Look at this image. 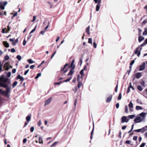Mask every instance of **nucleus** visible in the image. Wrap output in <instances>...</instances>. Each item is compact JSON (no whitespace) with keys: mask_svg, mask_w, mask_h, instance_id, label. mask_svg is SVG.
Returning a JSON list of instances; mask_svg holds the SVG:
<instances>
[{"mask_svg":"<svg viewBox=\"0 0 147 147\" xmlns=\"http://www.w3.org/2000/svg\"><path fill=\"white\" fill-rule=\"evenodd\" d=\"M8 80V78H4L2 80L0 81V87L4 88H7L11 90V83L10 81L7 82Z\"/></svg>","mask_w":147,"mask_h":147,"instance_id":"f257e3e1","label":"nucleus"},{"mask_svg":"<svg viewBox=\"0 0 147 147\" xmlns=\"http://www.w3.org/2000/svg\"><path fill=\"white\" fill-rule=\"evenodd\" d=\"M6 90H3L2 89H0V93L2 95L5 96L7 98L9 97L10 96V93L11 92V90L9 88H5Z\"/></svg>","mask_w":147,"mask_h":147,"instance_id":"f03ea898","label":"nucleus"},{"mask_svg":"<svg viewBox=\"0 0 147 147\" xmlns=\"http://www.w3.org/2000/svg\"><path fill=\"white\" fill-rule=\"evenodd\" d=\"M142 47H138L136 49L135 51V53L136 54H137L138 57H139L140 55V52L142 50Z\"/></svg>","mask_w":147,"mask_h":147,"instance_id":"7ed1b4c3","label":"nucleus"},{"mask_svg":"<svg viewBox=\"0 0 147 147\" xmlns=\"http://www.w3.org/2000/svg\"><path fill=\"white\" fill-rule=\"evenodd\" d=\"M146 113H145L142 112L139 114V116L141 117V120L140 122H142L143 121H144L145 119L146 115Z\"/></svg>","mask_w":147,"mask_h":147,"instance_id":"20e7f679","label":"nucleus"},{"mask_svg":"<svg viewBox=\"0 0 147 147\" xmlns=\"http://www.w3.org/2000/svg\"><path fill=\"white\" fill-rule=\"evenodd\" d=\"M141 120V117H140L139 115H138L134 119V121L135 123H140L141 122H140Z\"/></svg>","mask_w":147,"mask_h":147,"instance_id":"39448f33","label":"nucleus"},{"mask_svg":"<svg viewBox=\"0 0 147 147\" xmlns=\"http://www.w3.org/2000/svg\"><path fill=\"white\" fill-rule=\"evenodd\" d=\"M121 123L127 122L129 121V119H127V117L126 116H123L121 117Z\"/></svg>","mask_w":147,"mask_h":147,"instance_id":"423d86ee","label":"nucleus"},{"mask_svg":"<svg viewBox=\"0 0 147 147\" xmlns=\"http://www.w3.org/2000/svg\"><path fill=\"white\" fill-rule=\"evenodd\" d=\"M53 99V98L52 97L49 98L48 99L45 100V106L46 105H48L49 104Z\"/></svg>","mask_w":147,"mask_h":147,"instance_id":"0eeeda50","label":"nucleus"},{"mask_svg":"<svg viewBox=\"0 0 147 147\" xmlns=\"http://www.w3.org/2000/svg\"><path fill=\"white\" fill-rule=\"evenodd\" d=\"M145 62H144L143 63L142 65L140 66L139 70L140 71H142L144 70L145 68Z\"/></svg>","mask_w":147,"mask_h":147,"instance_id":"6e6552de","label":"nucleus"},{"mask_svg":"<svg viewBox=\"0 0 147 147\" xmlns=\"http://www.w3.org/2000/svg\"><path fill=\"white\" fill-rule=\"evenodd\" d=\"M128 106L129 109V110L131 111L132 112L133 111V109L132 108L133 107V104L132 102V101H131L128 105Z\"/></svg>","mask_w":147,"mask_h":147,"instance_id":"1a4fd4ad","label":"nucleus"},{"mask_svg":"<svg viewBox=\"0 0 147 147\" xmlns=\"http://www.w3.org/2000/svg\"><path fill=\"white\" fill-rule=\"evenodd\" d=\"M9 63L8 62H6L4 65V68H5V69L6 70H8L9 69Z\"/></svg>","mask_w":147,"mask_h":147,"instance_id":"9d476101","label":"nucleus"},{"mask_svg":"<svg viewBox=\"0 0 147 147\" xmlns=\"http://www.w3.org/2000/svg\"><path fill=\"white\" fill-rule=\"evenodd\" d=\"M142 133H143L147 131V126H146L145 127L141 128Z\"/></svg>","mask_w":147,"mask_h":147,"instance_id":"9b49d317","label":"nucleus"},{"mask_svg":"<svg viewBox=\"0 0 147 147\" xmlns=\"http://www.w3.org/2000/svg\"><path fill=\"white\" fill-rule=\"evenodd\" d=\"M3 44L4 46L6 48H8L9 47V45L8 43L7 42L4 41L3 42Z\"/></svg>","mask_w":147,"mask_h":147,"instance_id":"f8f14e48","label":"nucleus"},{"mask_svg":"<svg viewBox=\"0 0 147 147\" xmlns=\"http://www.w3.org/2000/svg\"><path fill=\"white\" fill-rule=\"evenodd\" d=\"M142 76L140 72H138L136 74V78L137 79L139 78Z\"/></svg>","mask_w":147,"mask_h":147,"instance_id":"ddd939ff","label":"nucleus"},{"mask_svg":"<svg viewBox=\"0 0 147 147\" xmlns=\"http://www.w3.org/2000/svg\"><path fill=\"white\" fill-rule=\"evenodd\" d=\"M31 116V115L30 114L26 117V120L27 122H28L30 121Z\"/></svg>","mask_w":147,"mask_h":147,"instance_id":"4468645a","label":"nucleus"},{"mask_svg":"<svg viewBox=\"0 0 147 147\" xmlns=\"http://www.w3.org/2000/svg\"><path fill=\"white\" fill-rule=\"evenodd\" d=\"M17 79H20L21 81H23L24 80V78L22 77L20 75H19L16 78Z\"/></svg>","mask_w":147,"mask_h":147,"instance_id":"2eb2a0df","label":"nucleus"},{"mask_svg":"<svg viewBox=\"0 0 147 147\" xmlns=\"http://www.w3.org/2000/svg\"><path fill=\"white\" fill-rule=\"evenodd\" d=\"M143 36H146L147 35V27H146L144 28V30L143 33Z\"/></svg>","mask_w":147,"mask_h":147,"instance_id":"dca6fc26","label":"nucleus"},{"mask_svg":"<svg viewBox=\"0 0 147 147\" xmlns=\"http://www.w3.org/2000/svg\"><path fill=\"white\" fill-rule=\"evenodd\" d=\"M3 3L2 2H0V8L3 10L5 9V7L3 6Z\"/></svg>","mask_w":147,"mask_h":147,"instance_id":"f3484780","label":"nucleus"},{"mask_svg":"<svg viewBox=\"0 0 147 147\" xmlns=\"http://www.w3.org/2000/svg\"><path fill=\"white\" fill-rule=\"evenodd\" d=\"M18 38L16 39L15 41H13L12 44L13 46H15L16 45V43H17L18 42Z\"/></svg>","mask_w":147,"mask_h":147,"instance_id":"a211bd4d","label":"nucleus"},{"mask_svg":"<svg viewBox=\"0 0 147 147\" xmlns=\"http://www.w3.org/2000/svg\"><path fill=\"white\" fill-rule=\"evenodd\" d=\"M144 39V38L142 36H140L138 38V41L139 42H141Z\"/></svg>","mask_w":147,"mask_h":147,"instance_id":"6ab92c4d","label":"nucleus"},{"mask_svg":"<svg viewBox=\"0 0 147 147\" xmlns=\"http://www.w3.org/2000/svg\"><path fill=\"white\" fill-rule=\"evenodd\" d=\"M82 76L80 77L79 75L77 77V81L78 82H81L80 79H82Z\"/></svg>","mask_w":147,"mask_h":147,"instance_id":"aec40b11","label":"nucleus"},{"mask_svg":"<svg viewBox=\"0 0 147 147\" xmlns=\"http://www.w3.org/2000/svg\"><path fill=\"white\" fill-rule=\"evenodd\" d=\"M39 143L40 144H43V140H42V137H39Z\"/></svg>","mask_w":147,"mask_h":147,"instance_id":"412c9836","label":"nucleus"},{"mask_svg":"<svg viewBox=\"0 0 147 147\" xmlns=\"http://www.w3.org/2000/svg\"><path fill=\"white\" fill-rule=\"evenodd\" d=\"M112 95H111V96L110 97H108L106 101L107 102H109L111 101V100L112 99Z\"/></svg>","mask_w":147,"mask_h":147,"instance_id":"4be33fe9","label":"nucleus"},{"mask_svg":"<svg viewBox=\"0 0 147 147\" xmlns=\"http://www.w3.org/2000/svg\"><path fill=\"white\" fill-rule=\"evenodd\" d=\"M100 5H99L98 4H97L96 5V11H99V10L100 9Z\"/></svg>","mask_w":147,"mask_h":147,"instance_id":"5701e85b","label":"nucleus"},{"mask_svg":"<svg viewBox=\"0 0 147 147\" xmlns=\"http://www.w3.org/2000/svg\"><path fill=\"white\" fill-rule=\"evenodd\" d=\"M136 109L137 110H142V109L141 107L139 106H136Z\"/></svg>","mask_w":147,"mask_h":147,"instance_id":"b1692460","label":"nucleus"},{"mask_svg":"<svg viewBox=\"0 0 147 147\" xmlns=\"http://www.w3.org/2000/svg\"><path fill=\"white\" fill-rule=\"evenodd\" d=\"M90 28V26H89L86 29V32L88 34H90L89 29Z\"/></svg>","mask_w":147,"mask_h":147,"instance_id":"393cba45","label":"nucleus"},{"mask_svg":"<svg viewBox=\"0 0 147 147\" xmlns=\"http://www.w3.org/2000/svg\"><path fill=\"white\" fill-rule=\"evenodd\" d=\"M137 89L140 91H141L142 90V88L140 85H138L137 87Z\"/></svg>","mask_w":147,"mask_h":147,"instance_id":"a878e982","label":"nucleus"},{"mask_svg":"<svg viewBox=\"0 0 147 147\" xmlns=\"http://www.w3.org/2000/svg\"><path fill=\"white\" fill-rule=\"evenodd\" d=\"M68 65L67 63L65 64L64 65V67H63L61 68V71H62L64 70L66 67Z\"/></svg>","mask_w":147,"mask_h":147,"instance_id":"bb28decb","label":"nucleus"},{"mask_svg":"<svg viewBox=\"0 0 147 147\" xmlns=\"http://www.w3.org/2000/svg\"><path fill=\"white\" fill-rule=\"evenodd\" d=\"M136 116L134 115H129L128 116V117L130 119H132Z\"/></svg>","mask_w":147,"mask_h":147,"instance_id":"cd10ccee","label":"nucleus"},{"mask_svg":"<svg viewBox=\"0 0 147 147\" xmlns=\"http://www.w3.org/2000/svg\"><path fill=\"white\" fill-rule=\"evenodd\" d=\"M18 84V82L17 81L14 82L13 84L12 85V87L13 88H14V87L16 86Z\"/></svg>","mask_w":147,"mask_h":147,"instance_id":"c85d7f7f","label":"nucleus"},{"mask_svg":"<svg viewBox=\"0 0 147 147\" xmlns=\"http://www.w3.org/2000/svg\"><path fill=\"white\" fill-rule=\"evenodd\" d=\"M41 73H38V74L36 75V76L35 77V79H37L39 77L41 76Z\"/></svg>","mask_w":147,"mask_h":147,"instance_id":"c756f323","label":"nucleus"},{"mask_svg":"<svg viewBox=\"0 0 147 147\" xmlns=\"http://www.w3.org/2000/svg\"><path fill=\"white\" fill-rule=\"evenodd\" d=\"M9 57L8 55L5 56L4 57V59L5 61L8 60L9 59Z\"/></svg>","mask_w":147,"mask_h":147,"instance_id":"7c9ffc66","label":"nucleus"},{"mask_svg":"<svg viewBox=\"0 0 147 147\" xmlns=\"http://www.w3.org/2000/svg\"><path fill=\"white\" fill-rule=\"evenodd\" d=\"M74 72L73 69H71L69 72V73L68 74V75H72Z\"/></svg>","mask_w":147,"mask_h":147,"instance_id":"2f4dec72","label":"nucleus"},{"mask_svg":"<svg viewBox=\"0 0 147 147\" xmlns=\"http://www.w3.org/2000/svg\"><path fill=\"white\" fill-rule=\"evenodd\" d=\"M135 131L136 132H141L142 133V130L141 128L140 129H138L136 130H134L133 131Z\"/></svg>","mask_w":147,"mask_h":147,"instance_id":"473e14b6","label":"nucleus"},{"mask_svg":"<svg viewBox=\"0 0 147 147\" xmlns=\"http://www.w3.org/2000/svg\"><path fill=\"white\" fill-rule=\"evenodd\" d=\"M80 74L81 75L82 77H83L84 76V69H82L81 70Z\"/></svg>","mask_w":147,"mask_h":147,"instance_id":"72a5a7b5","label":"nucleus"},{"mask_svg":"<svg viewBox=\"0 0 147 147\" xmlns=\"http://www.w3.org/2000/svg\"><path fill=\"white\" fill-rule=\"evenodd\" d=\"M28 61L29 63L31 64L34 63V61L31 59H28Z\"/></svg>","mask_w":147,"mask_h":147,"instance_id":"f704fd0d","label":"nucleus"},{"mask_svg":"<svg viewBox=\"0 0 147 147\" xmlns=\"http://www.w3.org/2000/svg\"><path fill=\"white\" fill-rule=\"evenodd\" d=\"M82 84L81 82H78V88H80V87H81V86H82Z\"/></svg>","mask_w":147,"mask_h":147,"instance_id":"c9c22d12","label":"nucleus"},{"mask_svg":"<svg viewBox=\"0 0 147 147\" xmlns=\"http://www.w3.org/2000/svg\"><path fill=\"white\" fill-rule=\"evenodd\" d=\"M125 112L126 113H128V106L127 105H126L125 106Z\"/></svg>","mask_w":147,"mask_h":147,"instance_id":"e433bc0d","label":"nucleus"},{"mask_svg":"<svg viewBox=\"0 0 147 147\" xmlns=\"http://www.w3.org/2000/svg\"><path fill=\"white\" fill-rule=\"evenodd\" d=\"M16 58L19 60L20 61L22 59L20 55H18L16 57Z\"/></svg>","mask_w":147,"mask_h":147,"instance_id":"4c0bfd02","label":"nucleus"},{"mask_svg":"<svg viewBox=\"0 0 147 147\" xmlns=\"http://www.w3.org/2000/svg\"><path fill=\"white\" fill-rule=\"evenodd\" d=\"M88 42L91 44V45L92 44V38H89L88 39Z\"/></svg>","mask_w":147,"mask_h":147,"instance_id":"58836bf2","label":"nucleus"},{"mask_svg":"<svg viewBox=\"0 0 147 147\" xmlns=\"http://www.w3.org/2000/svg\"><path fill=\"white\" fill-rule=\"evenodd\" d=\"M71 67L72 69H74L75 67V65L74 64L71 63Z\"/></svg>","mask_w":147,"mask_h":147,"instance_id":"ea45409f","label":"nucleus"},{"mask_svg":"<svg viewBox=\"0 0 147 147\" xmlns=\"http://www.w3.org/2000/svg\"><path fill=\"white\" fill-rule=\"evenodd\" d=\"M121 93H120L119 94V96L118 97V100H120L122 98Z\"/></svg>","mask_w":147,"mask_h":147,"instance_id":"a19ab883","label":"nucleus"},{"mask_svg":"<svg viewBox=\"0 0 147 147\" xmlns=\"http://www.w3.org/2000/svg\"><path fill=\"white\" fill-rule=\"evenodd\" d=\"M141 85L143 87H145V82L144 81H142L140 82Z\"/></svg>","mask_w":147,"mask_h":147,"instance_id":"79ce46f5","label":"nucleus"},{"mask_svg":"<svg viewBox=\"0 0 147 147\" xmlns=\"http://www.w3.org/2000/svg\"><path fill=\"white\" fill-rule=\"evenodd\" d=\"M72 78V77H70L68 78L66 80H65L63 81L64 82H68Z\"/></svg>","mask_w":147,"mask_h":147,"instance_id":"37998d69","label":"nucleus"},{"mask_svg":"<svg viewBox=\"0 0 147 147\" xmlns=\"http://www.w3.org/2000/svg\"><path fill=\"white\" fill-rule=\"evenodd\" d=\"M93 129L91 131V136H90V138L91 139H92V134H93V130H94V123H93Z\"/></svg>","mask_w":147,"mask_h":147,"instance_id":"c03bdc74","label":"nucleus"},{"mask_svg":"<svg viewBox=\"0 0 147 147\" xmlns=\"http://www.w3.org/2000/svg\"><path fill=\"white\" fill-rule=\"evenodd\" d=\"M58 143V142H54L51 146V147H53L55 145H56V144H57Z\"/></svg>","mask_w":147,"mask_h":147,"instance_id":"a18cd8bd","label":"nucleus"},{"mask_svg":"<svg viewBox=\"0 0 147 147\" xmlns=\"http://www.w3.org/2000/svg\"><path fill=\"white\" fill-rule=\"evenodd\" d=\"M7 76L8 77H9L11 76V72H9L7 73Z\"/></svg>","mask_w":147,"mask_h":147,"instance_id":"49530a36","label":"nucleus"},{"mask_svg":"<svg viewBox=\"0 0 147 147\" xmlns=\"http://www.w3.org/2000/svg\"><path fill=\"white\" fill-rule=\"evenodd\" d=\"M6 28H3L2 30V32L3 33H7V32H6L5 31V30H6Z\"/></svg>","mask_w":147,"mask_h":147,"instance_id":"de8ad7c7","label":"nucleus"},{"mask_svg":"<svg viewBox=\"0 0 147 147\" xmlns=\"http://www.w3.org/2000/svg\"><path fill=\"white\" fill-rule=\"evenodd\" d=\"M36 26L30 32V34L34 32L36 30Z\"/></svg>","mask_w":147,"mask_h":147,"instance_id":"09e8293b","label":"nucleus"},{"mask_svg":"<svg viewBox=\"0 0 147 147\" xmlns=\"http://www.w3.org/2000/svg\"><path fill=\"white\" fill-rule=\"evenodd\" d=\"M36 19V16H33V20H32V22H34L35 21Z\"/></svg>","mask_w":147,"mask_h":147,"instance_id":"8fccbe9b","label":"nucleus"},{"mask_svg":"<svg viewBox=\"0 0 147 147\" xmlns=\"http://www.w3.org/2000/svg\"><path fill=\"white\" fill-rule=\"evenodd\" d=\"M146 144V143H142L140 145L139 147H144Z\"/></svg>","mask_w":147,"mask_h":147,"instance_id":"3c124183","label":"nucleus"},{"mask_svg":"<svg viewBox=\"0 0 147 147\" xmlns=\"http://www.w3.org/2000/svg\"><path fill=\"white\" fill-rule=\"evenodd\" d=\"M34 130V127H32L30 129V131L31 132H33Z\"/></svg>","mask_w":147,"mask_h":147,"instance_id":"603ef678","label":"nucleus"},{"mask_svg":"<svg viewBox=\"0 0 147 147\" xmlns=\"http://www.w3.org/2000/svg\"><path fill=\"white\" fill-rule=\"evenodd\" d=\"M93 47L94 48H96L97 47V45L95 42H94L93 43Z\"/></svg>","mask_w":147,"mask_h":147,"instance_id":"864d4df0","label":"nucleus"},{"mask_svg":"<svg viewBox=\"0 0 147 147\" xmlns=\"http://www.w3.org/2000/svg\"><path fill=\"white\" fill-rule=\"evenodd\" d=\"M125 143L127 144H130L131 143V141L129 140H127L126 141Z\"/></svg>","mask_w":147,"mask_h":147,"instance_id":"5fc2aeb1","label":"nucleus"},{"mask_svg":"<svg viewBox=\"0 0 147 147\" xmlns=\"http://www.w3.org/2000/svg\"><path fill=\"white\" fill-rule=\"evenodd\" d=\"M61 82L60 81L58 82H56L54 83V84L55 85H60Z\"/></svg>","mask_w":147,"mask_h":147,"instance_id":"6e6d98bb","label":"nucleus"},{"mask_svg":"<svg viewBox=\"0 0 147 147\" xmlns=\"http://www.w3.org/2000/svg\"><path fill=\"white\" fill-rule=\"evenodd\" d=\"M56 53V51H55V52H54V53H53V54L51 55V59H52L53 58V56H54L55 55Z\"/></svg>","mask_w":147,"mask_h":147,"instance_id":"4d7b16f0","label":"nucleus"},{"mask_svg":"<svg viewBox=\"0 0 147 147\" xmlns=\"http://www.w3.org/2000/svg\"><path fill=\"white\" fill-rule=\"evenodd\" d=\"M146 44L145 42H144L139 47H141L144 46H145Z\"/></svg>","mask_w":147,"mask_h":147,"instance_id":"13d9d810","label":"nucleus"},{"mask_svg":"<svg viewBox=\"0 0 147 147\" xmlns=\"http://www.w3.org/2000/svg\"><path fill=\"white\" fill-rule=\"evenodd\" d=\"M49 22H48V25L45 27L44 29L45 30H46L48 28L49 26Z\"/></svg>","mask_w":147,"mask_h":147,"instance_id":"bf43d9fd","label":"nucleus"},{"mask_svg":"<svg viewBox=\"0 0 147 147\" xmlns=\"http://www.w3.org/2000/svg\"><path fill=\"white\" fill-rule=\"evenodd\" d=\"M11 52L12 53H14L16 52V50L14 48H12L11 49Z\"/></svg>","mask_w":147,"mask_h":147,"instance_id":"052dcab7","label":"nucleus"},{"mask_svg":"<svg viewBox=\"0 0 147 147\" xmlns=\"http://www.w3.org/2000/svg\"><path fill=\"white\" fill-rule=\"evenodd\" d=\"M26 40H24V41H23V45L24 46H25L26 44Z\"/></svg>","mask_w":147,"mask_h":147,"instance_id":"680f3d73","label":"nucleus"},{"mask_svg":"<svg viewBox=\"0 0 147 147\" xmlns=\"http://www.w3.org/2000/svg\"><path fill=\"white\" fill-rule=\"evenodd\" d=\"M80 65H81L82 63V60L81 58H80Z\"/></svg>","mask_w":147,"mask_h":147,"instance_id":"e2e57ef3","label":"nucleus"},{"mask_svg":"<svg viewBox=\"0 0 147 147\" xmlns=\"http://www.w3.org/2000/svg\"><path fill=\"white\" fill-rule=\"evenodd\" d=\"M137 139V136H134L133 138V140H136Z\"/></svg>","mask_w":147,"mask_h":147,"instance_id":"0e129e2a","label":"nucleus"},{"mask_svg":"<svg viewBox=\"0 0 147 147\" xmlns=\"http://www.w3.org/2000/svg\"><path fill=\"white\" fill-rule=\"evenodd\" d=\"M16 69H13L12 70V73H13V74L15 73L16 72Z\"/></svg>","mask_w":147,"mask_h":147,"instance_id":"69168bd1","label":"nucleus"},{"mask_svg":"<svg viewBox=\"0 0 147 147\" xmlns=\"http://www.w3.org/2000/svg\"><path fill=\"white\" fill-rule=\"evenodd\" d=\"M29 71V69H28L27 70H26V71H25L24 72V75H26L27 73H28V72Z\"/></svg>","mask_w":147,"mask_h":147,"instance_id":"338daca9","label":"nucleus"},{"mask_svg":"<svg viewBox=\"0 0 147 147\" xmlns=\"http://www.w3.org/2000/svg\"><path fill=\"white\" fill-rule=\"evenodd\" d=\"M134 62H135L134 60H133L132 61H131V63H130V65H132L134 63Z\"/></svg>","mask_w":147,"mask_h":147,"instance_id":"774afa93","label":"nucleus"}]
</instances>
